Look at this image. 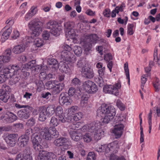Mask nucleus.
Here are the masks:
<instances>
[{
	"mask_svg": "<svg viewBox=\"0 0 160 160\" xmlns=\"http://www.w3.org/2000/svg\"><path fill=\"white\" fill-rule=\"evenodd\" d=\"M116 114L115 109L112 106L102 105L97 110V115L98 117H104L102 122L108 123L112 121Z\"/></svg>",
	"mask_w": 160,
	"mask_h": 160,
	"instance_id": "1",
	"label": "nucleus"
},
{
	"mask_svg": "<svg viewBox=\"0 0 160 160\" xmlns=\"http://www.w3.org/2000/svg\"><path fill=\"white\" fill-rule=\"evenodd\" d=\"M33 130L37 132L39 131L42 138L48 140H51L54 137L57 138L59 135L58 132L54 128H48L46 127L40 129L39 127H35Z\"/></svg>",
	"mask_w": 160,
	"mask_h": 160,
	"instance_id": "2",
	"label": "nucleus"
},
{
	"mask_svg": "<svg viewBox=\"0 0 160 160\" xmlns=\"http://www.w3.org/2000/svg\"><path fill=\"white\" fill-rule=\"evenodd\" d=\"M64 49L61 52V57L63 61L67 62L68 63H73L75 60V58H73V55L70 52L72 48L67 44H65L62 46Z\"/></svg>",
	"mask_w": 160,
	"mask_h": 160,
	"instance_id": "3",
	"label": "nucleus"
},
{
	"mask_svg": "<svg viewBox=\"0 0 160 160\" xmlns=\"http://www.w3.org/2000/svg\"><path fill=\"white\" fill-rule=\"evenodd\" d=\"M43 23L38 19H34L31 21L28 24L29 28L32 31L34 36L39 35L42 31Z\"/></svg>",
	"mask_w": 160,
	"mask_h": 160,
	"instance_id": "4",
	"label": "nucleus"
},
{
	"mask_svg": "<svg viewBox=\"0 0 160 160\" xmlns=\"http://www.w3.org/2000/svg\"><path fill=\"white\" fill-rule=\"evenodd\" d=\"M114 119L115 121H114V123L115 125L113 130V132L115 134L116 138H118L121 136L123 132L124 126L121 123L123 120L120 117H116Z\"/></svg>",
	"mask_w": 160,
	"mask_h": 160,
	"instance_id": "5",
	"label": "nucleus"
},
{
	"mask_svg": "<svg viewBox=\"0 0 160 160\" xmlns=\"http://www.w3.org/2000/svg\"><path fill=\"white\" fill-rule=\"evenodd\" d=\"M46 28L50 29V32L54 36H57L62 29L57 22L53 20H50L48 22L46 26Z\"/></svg>",
	"mask_w": 160,
	"mask_h": 160,
	"instance_id": "6",
	"label": "nucleus"
},
{
	"mask_svg": "<svg viewBox=\"0 0 160 160\" xmlns=\"http://www.w3.org/2000/svg\"><path fill=\"white\" fill-rule=\"evenodd\" d=\"M121 87V83L118 82L114 85H105L103 88V91L105 93L112 94L117 96L119 94L118 89Z\"/></svg>",
	"mask_w": 160,
	"mask_h": 160,
	"instance_id": "7",
	"label": "nucleus"
},
{
	"mask_svg": "<svg viewBox=\"0 0 160 160\" xmlns=\"http://www.w3.org/2000/svg\"><path fill=\"white\" fill-rule=\"evenodd\" d=\"M7 145L10 147H13L16 144L18 137L17 133H5L2 136Z\"/></svg>",
	"mask_w": 160,
	"mask_h": 160,
	"instance_id": "8",
	"label": "nucleus"
},
{
	"mask_svg": "<svg viewBox=\"0 0 160 160\" xmlns=\"http://www.w3.org/2000/svg\"><path fill=\"white\" fill-rule=\"evenodd\" d=\"M83 88L88 93L96 92L98 90V87L96 84L90 80H87L84 82L82 85Z\"/></svg>",
	"mask_w": 160,
	"mask_h": 160,
	"instance_id": "9",
	"label": "nucleus"
},
{
	"mask_svg": "<svg viewBox=\"0 0 160 160\" xmlns=\"http://www.w3.org/2000/svg\"><path fill=\"white\" fill-rule=\"evenodd\" d=\"M14 71V69L11 67L4 68L3 71V74H0V83L3 82L6 79L9 78L13 76Z\"/></svg>",
	"mask_w": 160,
	"mask_h": 160,
	"instance_id": "10",
	"label": "nucleus"
},
{
	"mask_svg": "<svg viewBox=\"0 0 160 160\" xmlns=\"http://www.w3.org/2000/svg\"><path fill=\"white\" fill-rule=\"evenodd\" d=\"M31 108V107L28 106L25 108L20 110L18 112V115L22 119H28L30 116Z\"/></svg>",
	"mask_w": 160,
	"mask_h": 160,
	"instance_id": "11",
	"label": "nucleus"
},
{
	"mask_svg": "<svg viewBox=\"0 0 160 160\" xmlns=\"http://www.w3.org/2000/svg\"><path fill=\"white\" fill-rule=\"evenodd\" d=\"M100 122L97 121L96 122H93L90 124L86 125L84 126L81 129V131L83 132L88 131L91 132L94 131L95 129V127H97L98 128L100 127Z\"/></svg>",
	"mask_w": 160,
	"mask_h": 160,
	"instance_id": "12",
	"label": "nucleus"
},
{
	"mask_svg": "<svg viewBox=\"0 0 160 160\" xmlns=\"http://www.w3.org/2000/svg\"><path fill=\"white\" fill-rule=\"evenodd\" d=\"M82 76L86 78L91 79L94 76L92 69L88 67H85L82 70H80Z\"/></svg>",
	"mask_w": 160,
	"mask_h": 160,
	"instance_id": "13",
	"label": "nucleus"
},
{
	"mask_svg": "<svg viewBox=\"0 0 160 160\" xmlns=\"http://www.w3.org/2000/svg\"><path fill=\"white\" fill-rule=\"evenodd\" d=\"M59 102L61 104L67 106L71 105L72 100L70 97L67 94L62 93L59 97Z\"/></svg>",
	"mask_w": 160,
	"mask_h": 160,
	"instance_id": "14",
	"label": "nucleus"
},
{
	"mask_svg": "<svg viewBox=\"0 0 160 160\" xmlns=\"http://www.w3.org/2000/svg\"><path fill=\"white\" fill-rule=\"evenodd\" d=\"M74 26L73 22H68L64 24L65 31L66 35L73 36L75 35L74 30L72 29Z\"/></svg>",
	"mask_w": 160,
	"mask_h": 160,
	"instance_id": "15",
	"label": "nucleus"
},
{
	"mask_svg": "<svg viewBox=\"0 0 160 160\" xmlns=\"http://www.w3.org/2000/svg\"><path fill=\"white\" fill-rule=\"evenodd\" d=\"M100 127H95V128L94 130V138L95 140L97 141L100 139L104 134V131L103 130L101 129V124L100 122Z\"/></svg>",
	"mask_w": 160,
	"mask_h": 160,
	"instance_id": "16",
	"label": "nucleus"
},
{
	"mask_svg": "<svg viewBox=\"0 0 160 160\" xmlns=\"http://www.w3.org/2000/svg\"><path fill=\"white\" fill-rule=\"evenodd\" d=\"M5 115L8 116L4 120L8 123H11L13 122L18 119L17 116L13 113L8 111L5 112Z\"/></svg>",
	"mask_w": 160,
	"mask_h": 160,
	"instance_id": "17",
	"label": "nucleus"
},
{
	"mask_svg": "<svg viewBox=\"0 0 160 160\" xmlns=\"http://www.w3.org/2000/svg\"><path fill=\"white\" fill-rule=\"evenodd\" d=\"M10 67L14 69L15 71L13 72V75L10 78H11L12 77H13L12 79V80L13 81V83H16L19 81L20 79V77L17 75H16V74L17 71L21 70V67L19 65H13L12 67Z\"/></svg>",
	"mask_w": 160,
	"mask_h": 160,
	"instance_id": "18",
	"label": "nucleus"
},
{
	"mask_svg": "<svg viewBox=\"0 0 160 160\" xmlns=\"http://www.w3.org/2000/svg\"><path fill=\"white\" fill-rule=\"evenodd\" d=\"M25 41V39H24L22 41L23 44L18 45L14 46L12 49L13 52L15 54H19L23 52L25 48V43L27 44V43L24 42Z\"/></svg>",
	"mask_w": 160,
	"mask_h": 160,
	"instance_id": "19",
	"label": "nucleus"
},
{
	"mask_svg": "<svg viewBox=\"0 0 160 160\" xmlns=\"http://www.w3.org/2000/svg\"><path fill=\"white\" fill-rule=\"evenodd\" d=\"M65 84L63 83L55 84L54 88L52 90V94L55 95L59 94L64 88Z\"/></svg>",
	"mask_w": 160,
	"mask_h": 160,
	"instance_id": "20",
	"label": "nucleus"
},
{
	"mask_svg": "<svg viewBox=\"0 0 160 160\" xmlns=\"http://www.w3.org/2000/svg\"><path fill=\"white\" fill-rule=\"evenodd\" d=\"M31 154L30 148L26 147L23 152V158L25 160H33Z\"/></svg>",
	"mask_w": 160,
	"mask_h": 160,
	"instance_id": "21",
	"label": "nucleus"
},
{
	"mask_svg": "<svg viewBox=\"0 0 160 160\" xmlns=\"http://www.w3.org/2000/svg\"><path fill=\"white\" fill-rule=\"evenodd\" d=\"M3 30L2 29L0 32V35H2L1 40L2 42H4L5 40L8 39L12 31V29L9 28L7 29L6 30L3 31Z\"/></svg>",
	"mask_w": 160,
	"mask_h": 160,
	"instance_id": "22",
	"label": "nucleus"
},
{
	"mask_svg": "<svg viewBox=\"0 0 160 160\" xmlns=\"http://www.w3.org/2000/svg\"><path fill=\"white\" fill-rule=\"evenodd\" d=\"M70 134L72 139L76 142L79 141L82 138V134L78 131H71Z\"/></svg>",
	"mask_w": 160,
	"mask_h": 160,
	"instance_id": "23",
	"label": "nucleus"
},
{
	"mask_svg": "<svg viewBox=\"0 0 160 160\" xmlns=\"http://www.w3.org/2000/svg\"><path fill=\"white\" fill-rule=\"evenodd\" d=\"M59 67L60 70L66 73H69L71 72L70 68H69L68 65L66 62H61L59 63Z\"/></svg>",
	"mask_w": 160,
	"mask_h": 160,
	"instance_id": "24",
	"label": "nucleus"
},
{
	"mask_svg": "<svg viewBox=\"0 0 160 160\" xmlns=\"http://www.w3.org/2000/svg\"><path fill=\"white\" fill-rule=\"evenodd\" d=\"M42 138L40 133L36 132L32 136L31 140L32 143H39V142L41 141Z\"/></svg>",
	"mask_w": 160,
	"mask_h": 160,
	"instance_id": "25",
	"label": "nucleus"
},
{
	"mask_svg": "<svg viewBox=\"0 0 160 160\" xmlns=\"http://www.w3.org/2000/svg\"><path fill=\"white\" fill-rule=\"evenodd\" d=\"M29 139L28 136H26L23 135L20 137L18 140L19 143H21L20 146L21 147H24L27 145Z\"/></svg>",
	"mask_w": 160,
	"mask_h": 160,
	"instance_id": "26",
	"label": "nucleus"
},
{
	"mask_svg": "<svg viewBox=\"0 0 160 160\" xmlns=\"http://www.w3.org/2000/svg\"><path fill=\"white\" fill-rule=\"evenodd\" d=\"M109 145L111 148V152L113 153H116L117 152L118 149L119 148L118 142L117 141H115L109 143Z\"/></svg>",
	"mask_w": 160,
	"mask_h": 160,
	"instance_id": "27",
	"label": "nucleus"
},
{
	"mask_svg": "<svg viewBox=\"0 0 160 160\" xmlns=\"http://www.w3.org/2000/svg\"><path fill=\"white\" fill-rule=\"evenodd\" d=\"M49 116L45 111V109L41 107L40 109V112L39 113V120L40 121L43 122L45 121L47 118Z\"/></svg>",
	"mask_w": 160,
	"mask_h": 160,
	"instance_id": "28",
	"label": "nucleus"
},
{
	"mask_svg": "<svg viewBox=\"0 0 160 160\" xmlns=\"http://www.w3.org/2000/svg\"><path fill=\"white\" fill-rule=\"evenodd\" d=\"M45 109L46 113L49 116H51L53 115L55 112V107L54 105H50L46 108L44 107H42Z\"/></svg>",
	"mask_w": 160,
	"mask_h": 160,
	"instance_id": "29",
	"label": "nucleus"
},
{
	"mask_svg": "<svg viewBox=\"0 0 160 160\" xmlns=\"http://www.w3.org/2000/svg\"><path fill=\"white\" fill-rule=\"evenodd\" d=\"M87 39L89 40V41L92 43H96L99 37L96 34H91L86 36Z\"/></svg>",
	"mask_w": 160,
	"mask_h": 160,
	"instance_id": "30",
	"label": "nucleus"
},
{
	"mask_svg": "<svg viewBox=\"0 0 160 160\" xmlns=\"http://www.w3.org/2000/svg\"><path fill=\"white\" fill-rule=\"evenodd\" d=\"M68 96H72L74 94L75 97L77 99L79 98L78 96H80V93L77 92H76V90L75 88L71 87L69 88L68 91Z\"/></svg>",
	"mask_w": 160,
	"mask_h": 160,
	"instance_id": "31",
	"label": "nucleus"
},
{
	"mask_svg": "<svg viewBox=\"0 0 160 160\" xmlns=\"http://www.w3.org/2000/svg\"><path fill=\"white\" fill-rule=\"evenodd\" d=\"M86 64L85 60L83 59H81L78 61L77 66L78 68L81 69L80 70H82V68L87 67L86 66Z\"/></svg>",
	"mask_w": 160,
	"mask_h": 160,
	"instance_id": "32",
	"label": "nucleus"
},
{
	"mask_svg": "<svg viewBox=\"0 0 160 160\" xmlns=\"http://www.w3.org/2000/svg\"><path fill=\"white\" fill-rule=\"evenodd\" d=\"M39 155L45 157H47L48 158V156H52V157H55V155L52 153L49 152L45 150H42V151H40Z\"/></svg>",
	"mask_w": 160,
	"mask_h": 160,
	"instance_id": "33",
	"label": "nucleus"
},
{
	"mask_svg": "<svg viewBox=\"0 0 160 160\" xmlns=\"http://www.w3.org/2000/svg\"><path fill=\"white\" fill-rule=\"evenodd\" d=\"M73 51L75 55L77 56H80L82 53V49L80 47L75 46L73 47Z\"/></svg>",
	"mask_w": 160,
	"mask_h": 160,
	"instance_id": "34",
	"label": "nucleus"
},
{
	"mask_svg": "<svg viewBox=\"0 0 160 160\" xmlns=\"http://www.w3.org/2000/svg\"><path fill=\"white\" fill-rule=\"evenodd\" d=\"M150 76L149 73L144 74L142 75L141 78V88L143 90L144 86L147 81V78Z\"/></svg>",
	"mask_w": 160,
	"mask_h": 160,
	"instance_id": "35",
	"label": "nucleus"
},
{
	"mask_svg": "<svg viewBox=\"0 0 160 160\" xmlns=\"http://www.w3.org/2000/svg\"><path fill=\"white\" fill-rule=\"evenodd\" d=\"M59 121L54 117H52L50 122V125L53 127H56L59 124Z\"/></svg>",
	"mask_w": 160,
	"mask_h": 160,
	"instance_id": "36",
	"label": "nucleus"
},
{
	"mask_svg": "<svg viewBox=\"0 0 160 160\" xmlns=\"http://www.w3.org/2000/svg\"><path fill=\"white\" fill-rule=\"evenodd\" d=\"M11 59V57L2 55L0 56V64L3 63H5L9 62Z\"/></svg>",
	"mask_w": 160,
	"mask_h": 160,
	"instance_id": "37",
	"label": "nucleus"
},
{
	"mask_svg": "<svg viewBox=\"0 0 160 160\" xmlns=\"http://www.w3.org/2000/svg\"><path fill=\"white\" fill-rule=\"evenodd\" d=\"M57 82H58L55 80L50 81L47 82L46 85L48 89H53Z\"/></svg>",
	"mask_w": 160,
	"mask_h": 160,
	"instance_id": "38",
	"label": "nucleus"
},
{
	"mask_svg": "<svg viewBox=\"0 0 160 160\" xmlns=\"http://www.w3.org/2000/svg\"><path fill=\"white\" fill-rule=\"evenodd\" d=\"M83 114L81 112H78L76 113L73 116V121H77L80 120L83 117Z\"/></svg>",
	"mask_w": 160,
	"mask_h": 160,
	"instance_id": "39",
	"label": "nucleus"
},
{
	"mask_svg": "<svg viewBox=\"0 0 160 160\" xmlns=\"http://www.w3.org/2000/svg\"><path fill=\"white\" fill-rule=\"evenodd\" d=\"M140 130H141L140 132V143H142L144 141V134L143 133V129L142 126V118H140Z\"/></svg>",
	"mask_w": 160,
	"mask_h": 160,
	"instance_id": "40",
	"label": "nucleus"
},
{
	"mask_svg": "<svg viewBox=\"0 0 160 160\" xmlns=\"http://www.w3.org/2000/svg\"><path fill=\"white\" fill-rule=\"evenodd\" d=\"M124 69L126 73V75L127 79H128V82H130V79L129 76V70L128 67V62H126L124 64Z\"/></svg>",
	"mask_w": 160,
	"mask_h": 160,
	"instance_id": "41",
	"label": "nucleus"
},
{
	"mask_svg": "<svg viewBox=\"0 0 160 160\" xmlns=\"http://www.w3.org/2000/svg\"><path fill=\"white\" fill-rule=\"evenodd\" d=\"M34 82L37 87V90L41 91V88H42L44 86L42 81L41 80L37 79Z\"/></svg>",
	"mask_w": 160,
	"mask_h": 160,
	"instance_id": "42",
	"label": "nucleus"
},
{
	"mask_svg": "<svg viewBox=\"0 0 160 160\" xmlns=\"http://www.w3.org/2000/svg\"><path fill=\"white\" fill-rule=\"evenodd\" d=\"M34 43L37 47H40L43 45V41L41 38H37L35 39Z\"/></svg>",
	"mask_w": 160,
	"mask_h": 160,
	"instance_id": "43",
	"label": "nucleus"
},
{
	"mask_svg": "<svg viewBox=\"0 0 160 160\" xmlns=\"http://www.w3.org/2000/svg\"><path fill=\"white\" fill-rule=\"evenodd\" d=\"M152 111L150 110V112L148 116V123L149 125V133H150L152 129Z\"/></svg>",
	"mask_w": 160,
	"mask_h": 160,
	"instance_id": "44",
	"label": "nucleus"
},
{
	"mask_svg": "<svg viewBox=\"0 0 160 160\" xmlns=\"http://www.w3.org/2000/svg\"><path fill=\"white\" fill-rule=\"evenodd\" d=\"M116 105L121 111H124L125 109V105L120 100L118 99L117 101Z\"/></svg>",
	"mask_w": 160,
	"mask_h": 160,
	"instance_id": "45",
	"label": "nucleus"
},
{
	"mask_svg": "<svg viewBox=\"0 0 160 160\" xmlns=\"http://www.w3.org/2000/svg\"><path fill=\"white\" fill-rule=\"evenodd\" d=\"M33 147L34 149L36 151L40 152L42 151L43 148V147L40 145L39 143H32Z\"/></svg>",
	"mask_w": 160,
	"mask_h": 160,
	"instance_id": "46",
	"label": "nucleus"
},
{
	"mask_svg": "<svg viewBox=\"0 0 160 160\" xmlns=\"http://www.w3.org/2000/svg\"><path fill=\"white\" fill-rule=\"evenodd\" d=\"M35 123V119L33 118H31L27 120L26 125L28 126L31 127L34 126Z\"/></svg>",
	"mask_w": 160,
	"mask_h": 160,
	"instance_id": "47",
	"label": "nucleus"
},
{
	"mask_svg": "<svg viewBox=\"0 0 160 160\" xmlns=\"http://www.w3.org/2000/svg\"><path fill=\"white\" fill-rule=\"evenodd\" d=\"M10 98V96L8 92L5 93L3 96H1L0 100L3 101L4 102H8V99Z\"/></svg>",
	"mask_w": 160,
	"mask_h": 160,
	"instance_id": "48",
	"label": "nucleus"
},
{
	"mask_svg": "<svg viewBox=\"0 0 160 160\" xmlns=\"http://www.w3.org/2000/svg\"><path fill=\"white\" fill-rule=\"evenodd\" d=\"M78 107L77 106H72L68 109V112L69 114H73L78 110Z\"/></svg>",
	"mask_w": 160,
	"mask_h": 160,
	"instance_id": "49",
	"label": "nucleus"
},
{
	"mask_svg": "<svg viewBox=\"0 0 160 160\" xmlns=\"http://www.w3.org/2000/svg\"><path fill=\"white\" fill-rule=\"evenodd\" d=\"M133 27L134 25L132 24H129L128 25L127 33L129 35H131L133 34L134 31L133 30Z\"/></svg>",
	"mask_w": 160,
	"mask_h": 160,
	"instance_id": "50",
	"label": "nucleus"
},
{
	"mask_svg": "<svg viewBox=\"0 0 160 160\" xmlns=\"http://www.w3.org/2000/svg\"><path fill=\"white\" fill-rule=\"evenodd\" d=\"M153 86L157 91L160 89V82L158 79L157 78L155 81L153 82Z\"/></svg>",
	"mask_w": 160,
	"mask_h": 160,
	"instance_id": "51",
	"label": "nucleus"
},
{
	"mask_svg": "<svg viewBox=\"0 0 160 160\" xmlns=\"http://www.w3.org/2000/svg\"><path fill=\"white\" fill-rule=\"evenodd\" d=\"M83 139L84 141L87 142H90L92 140L91 135L88 133H86L83 136Z\"/></svg>",
	"mask_w": 160,
	"mask_h": 160,
	"instance_id": "52",
	"label": "nucleus"
},
{
	"mask_svg": "<svg viewBox=\"0 0 160 160\" xmlns=\"http://www.w3.org/2000/svg\"><path fill=\"white\" fill-rule=\"evenodd\" d=\"M35 62L34 60L28 63L25 64L24 65L25 68L27 69H29L32 68L35 66Z\"/></svg>",
	"mask_w": 160,
	"mask_h": 160,
	"instance_id": "53",
	"label": "nucleus"
},
{
	"mask_svg": "<svg viewBox=\"0 0 160 160\" xmlns=\"http://www.w3.org/2000/svg\"><path fill=\"white\" fill-rule=\"evenodd\" d=\"M56 114L57 116L60 115L64 114L62 108L61 106H58L56 108Z\"/></svg>",
	"mask_w": 160,
	"mask_h": 160,
	"instance_id": "54",
	"label": "nucleus"
},
{
	"mask_svg": "<svg viewBox=\"0 0 160 160\" xmlns=\"http://www.w3.org/2000/svg\"><path fill=\"white\" fill-rule=\"evenodd\" d=\"M71 83L73 85L78 86L80 85L81 82L80 80L78 78H75L72 80Z\"/></svg>",
	"mask_w": 160,
	"mask_h": 160,
	"instance_id": "55",
	"label": "nucleus"
},
{
	"mask_svg": "<svg viewBox=\"0 0 160 160\" xmlns=\"http://www.w3.org/2000/svg\"><path fill=\"white\" fill-rule=\"evenodd\" d=\"M95 155L93 152H89L88 155L87 160H95Z\"/></svg>",
	"mask_w": 160,
	"mask_h": 160,
	"instance_id": "56",
	"label": "nucleus"
},
{
	"mask_svg": "<svg viewBox=\"0 0 160 160\" xmlns=\"http://www.w3.org/2000/svg\"><path fill=\"white\" fill-rule=\"evenodd\" d=\"M49 64L51 65H57L58 66V62L57 60L54 58H51L49 59L48 61Z\"/></svg>",
	"mask_w": 160,
	"mask_h": 160,
	"instance_id": "57",
	"label": "nucleus"
},
{
	"mask_svg": "<svg viewBox=\"0 0 160 160\" xmlns=\"http://www.w3.org/2000/svg\"><path fill=\"white\" fill-rule=\"evenodd\" d=\"M54 144L58 147L62 146L61 138L55 139L53 142Z\"/></svg>",
	"mask_w": 160,
	"mask_h": 160,
	"instance_id": "58",
	"label": "nucleus"
},
{
	"mask_svg": "<svg viewBox=\"0 0 160 160\" xmlns=\"http://www.w3.org/2000/svg\"><path fill=\"white\" fill-rule=\"evenodd\" d=\"M42 36L45 40H48L50 37L49 32L47 31H44L42 34Z\"/></svg>",
	"mask_w": 160,
	"mask_h": 160,
	"instance_id": "59",
	"label": "nucleus"
},
{
	"mask_svg": "<svg viewBox=\"0 0 160 160\" xmlns=\"http://www.w3.org/2000/svg\"><path fill=\"white\" fill-rule=\"evenodd\" d=\"M20 36V33L18 31L14 30L12 35V38L14 39H17Z\"/></svg>",
	"mask_w": 160,
	"mask_h": 160,
	"instance_id": "60",
	"label": "nucleus"
},
{
	"mask_svg": "<svg viewBox=\"0 0 160 160\" xmlns=\"http://www.w3.org/2000/svg\"><path fill=\"white\" fill-rule=\"evenodd\" d=\"M105 67H104L103 68L98 70V71L100 77H103L105 72Z\"/></svg>",
	"mask_w": 160,
	"mask_h": 160,
	"instance_id": "61",
	"label": "nucleus"
},
{
	"mask_svg": "<svg viewBox=\"0 0 160 160\" xmlns=\"http://www.w3.org/2000/svg\"><path fill=\"white\" fill-rule=\"evenodd\" d=\"M102 78L103 77H100L96 79V82L100 87H102L103 85L104 81Z\"/></svg>",
	"mask_w": 160,
	"mask_h": 160,
	"instance_id": "62",
	"label": "nucleus"
},
{
	"mask_svg": "<svg viewBox=\"0 0 160 160\" xmlns=\"http://www.w3.org/2000/svg\"><path fill=\"white\" fill-rule=\"evenodd\" d=\"M112 58V56L110 53H108L104 55V59L106 61L109 62L111 60Z\"/></svg>",
	"mask_w": 160,
	"mask_h": 160,
	"instance_id": "63",
	"label": "nucleus"
},
{
	"mask_svg": "<svg viewBox=\"0 0 160 160\" xmlns=\"http://www.w3.org/2000/svg\"><path fill=\"white\" fill-rule=\"evenodd\" d=\"M88 15L91 16H93L95 15V12L93 11L90 9H88L85 12Z\"/></svg>",
	"mask_w": 160,
	"mask_h": 160,
	"instance_id": "64",
	"label": "nucleus"
}]
</instances>
